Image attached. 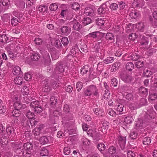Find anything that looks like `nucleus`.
Masks as SVG:
<instances>
[{
    "instance_id": "f257e3e1",
    "label": "nucleus",
    "mask_w": 157,
    "mask_h": 157,
    "mask_svg": "<svg viewBox=\"0 0 157 157\" xmlns=\"http://www.w3.org/2000/svg\"><path fill=\"white\" fill-rule=\"evenodd\" d=\"M105 34V33L98 31H95L89 33L87 35V37L89 39L92 38L96 41L98 42V44H101L105 40L104 36Z\"/></svg>"
},
{
    "instance_id": "f03ea898",
    "label": "nucleus",
    "mask_w": 157,
    "mask_h": 157,
    "mask_svg": "<svg viewBox=\"0 0 157 157\" xmlns=\"http://www.w3.org/2000/svg\"><path fill=\"white\" fill-rule=\"evenodd\" d=\"M84 93L86 96H90L92 94L95 96H98L99 93L98 88L96 85H91L88 86L85 90Z\"/></svg>"
},
{
    "instance_id": "7ed1b4c3",
    "label": "nucleus",
    "mask_w": 157,
    "mask_h": 157,
    "mask_svg": "<svg viewBox=\"0 0 157 157\" xmlns=\"http://www.w3.org/2000/svg\"><path fill=\"white\" fill-rule=\"evenodd\" d=\"M31 108L35 112L37 113H40L41 112L43 109L40 102L39 101H32L30 104Z\"/></svg>"
},
{
    "instance_id": "20e7f679",
    "label": "nucleus",
    "mask_w": 157,
    "mask_h": 157,
    "mask_svg": "<svg viewBox=\"0 0 157 157\" xmlns=\"http://www.w3.org/2000/svg\"><path fill=\"white\" fill-rule=\"evenodd\" d=\"M118 144L121 149L124 152H126L127 149L125 147L126 138L125 136H119L118 138Z\"/></svg>"
},
{
    "instance_id": "39448f33",
    "label": "nucleus",
    "mask_w": 157,
    "mask_h": 157,
    "mask_svg": "<svg viewBox=\"0 0 157 157\" xmlns=\"http://www.w3.org/2000/svg\"><path fill=\"white\" fill-rule=\"evenodd\" d=\"M68 24L71 27H72L74 30L77 31H79L82 28V25L75 18L69 21Z\"/></svg>"
},
{
    "instance_id": "423d86ee",
    "label": "nucleus",
    "mask_w": 157,
    "mask_h": 157,
    "mask_svg": "<svg viewBox=\"0 0 157 157\" xmlns=\"http://www.w3.org/2000/svg\"><path fill=\"white\" fill-rule=\"evenodd\" d=\"M116 151V147L114 146H110L109 148L106 150L103 154L104 156L106 157H110L113 154H115Z\"/></svg>"
},
{
    "instance_id": "0eeeda50",
    "label": "nucleus",
    "mask_w": 157,
    "mask_h": 157,
    "mask_svg": "<svg viewBox=\"0 0 157 157\" xmlns=\"http://www.w3.org/2000/svg\"><path fill=\"white\" fill-rule=\"evenodd\" d=\"M43 56L42 61L46 65H49L51 62L50 57L48 52L47 51L42 52Z\"/></svg>"
},
{
    "instance_id": "6e6552de",
    "label": "nucleus",
    "mask_w": 157,
    "mask_h": 157,
    "mask_svg": "<svg viewBox=\"0 0 157 157\" xmlns=\"http://www.w3.org/2000/svg\"><path fill=\"white\" fill-rule=\"evenodd\" d=\"M121 79L124 82L130 83L133 80L132 76L127 73L122 74L120 75Z\"/></svg>"
},
{
    "instance_id": "1a4fd4ad",
    "label": "nucleus",
    "mask_w": 157,
    "mask_h": 157,
    "mask_svg": "<svg viewBox=\"0 0 157 157\" xmlns=\"http://www.w3.org/2000/svg\"><path fill=\"white\" fill-rule=\"evenodd\" d=\"M84 13L86 15L90 16H94L95 15L94 9L90 7H86L85 9Z\"/></svg>"
},
{
    "instance_id": "9d476101",
    "label": "nucleus",
    "mask_w": 157,
    "mask_h": 157,
    "mask_svg": "<svg viewBox=\"0 0 157 157\" xmlns=\"http://www.w3.org/2000/svg\"><path fill=\"white\" fill-rule=\"evenodd\" d=\"M149 40L147 37L143 36L141 39L140 42L141 46L142 48H147L148 47V44Z\"/></svg>"
},
{
    "instance_id": "9b49d317",
    "label": "nucleus",
    "mask_w": 157,
    "mask_h": 157,
    "mask_svg": "<svg viewBox=\"0 0 157 157\" xmlns=\"http://www.w3.org/2000/svg\"><path fill=\"white\" fill-rule=\"evenodd\" d=\"M65 67V65L62 62H58L56 65V70L59 72L62 73L64 71Z\"/></svg>"
},
{
    "instance_id": "f8f14e48",
    "label": "nucleus",
    "mask_w": 157,
    "mask_h": 157,
    "mask_svg": "<svg viewBox=\"0 0 157 157\" xmlns=\"http://www.w3.org/2000/svg\"><path fill=\"white\" fill-rule=\"evenodd\" d=\"M135 128L136 129H140L143 128L145 126V124L143 123L142 119H138L136 121L135 123Z\"/></svg>"
},
{
    "instance_id": "ddd939ff",
    "label": "nucleus",
    "mask_w": 157,
    "mask_h": 157,
    "mask_svg": "<svg viewBox=\"0 0 157 157\" xmlns=\"http://www.w3.org/2000/svg\"><path fill=\"white\" fill-rule=\"evenodd\" d=\"M21 121L22 125L26 128V129H29L30 128L29 125V124H30L29 120L26 118L25 117H23Z\"/></svg>"
},
{
    "instance_id": "4468645a",
    "label": "nucleus",
    "mask_w": 157,
    "mask_h": 157,
    "mask_svg": "<svg viewBox=\"0 0 157 157\" xmlns=\"http://www.w3.org/2000/svg\"><path fill=\"white\" fill-rule=\"evenodd\" d=\"M6 130L9 136L13 137L15 136L16 133L13 127L11 126L9 127L6 128Z\"/></svg>"
},
{
    "instance_id": "2eb2a0df",
    "label": "nucleus",
    "mask_w": 157,
    "mask_h": 157,
    "mask_svg": "<svg viewBox=\"0 0 157 157\" xmlns=\"http://www.w3.org/2000/svg\"><path fill=\"white\" fill-rule=\"evenodd\" d=\"M108 8L105 4H103L98 10V13L99 15H101L105 13Z\"/></svg>"
},
{
    "instance_id": "dca6fc26",
    "label": "nucleus",
    "mask_w": 157,
    "mask_h": 157,
    "mask_svg": "<svg viewBox=\"0 0 157 157\" xmlns=\"http://www.w3.org/2000/svg\"><path fill=\"white\" fill-rule=\"evenodd\" d=\"M148 89L145 87H141L139 89V94L143 97L146 96L148 94Z\"/></svg>"
},
{
    "instance_id": "f3484780",
    "label": "nucleus",
    "mask_w": 157,
    "mask_h": 157,
    "mask_svg": "<svg viewBox=\"0 0 157 157\" xmlns=\"http://www.w3.org/2000/svg\"><path fill=\"white\" fill-rule=\"evenodd\" d=\"M60 30L62 33L66 35L69 34L71 32L70 28L66 26L62 27Z\"/></svg>"
},
{
    "instance_id": "a211bd4d",
    "label": "nucleus",
    "mask_w": 157,
    "mask_h": 157,
    "mask_svg": "<svg viewBox=\"0 0 157 157\" xmlns=\"http://www.w3.org/2000/svg\"><path fill=\"white\" fill-rule=\"evenodd\" d=\"M48 10V6L44 5H40L38 8L39 11L44 15L47 13Z\"/></svg>"
},
{
    "instance_id": "6ab92c4d",
    "label": "nucleus",
    "mask_w": 157,
    "mask_h": 157,
    "mask_svg": "<svg viewBox=\"0 0 157 157\" xmlns=\"http://www.w3.org/2000/svg\"><path fill=\"white\" fill-rule=\"evenodd\" d=\"M121 66V63L120 62H115L112 65L111 68V71L112 72H115L118 70Z\"/></svg>"
},
{
    "instance_id": "aec40b11",
    "label": "nucleus",
    "mask_w": 157,
    "mask_h": 157,
    "mask_svg": "<svg viewBox=\"0 0 157 157\" xmlns=\"http://www.w3.org/2000/svg\"><path fill=\"white\" fill-rule=\"evenodd\" d=\"M97 148L101 154L103 155L104 154L103 151L106 148V147L104 144L102 143H99L97 144Z\"/></svg>"
},
{
    "instance_id": "412c9836",
    "label": "nucleus",
    "mask_w": 157,
    "mask_h": 157,
    "mask_svg": "<svg viewBox=\"0 0 157 157\" xmlns=\"http://www.w3.org/2000/svg\"><path fill=\"white\" fill-rule=\"evenodd\" d=\"M18 8L23 10L25 7V2L23 0H21L17 2L16 4Z\"/></svg>"
},
{
    "instance_id": "4be33fe9",
    "label": "nucleus",
    "mask_w": 157,
    "mask_h": 157,
    "mask_svg": "<svg viewBox=\"0 0 157 157\" xmlns=\"http://www.w3.org/2000/svg\"><path fill=\"white\" fill-rule=\"evenodd\" d=\"M105 39L111 41L112 42H114L115 39L113 35L110 33H107L105 36Z\"/></svg>"
},
{
    "instance_id": "5701e85b",
    "label": "nucleus",
    "mask_w": 157,
    "mask_h": 157,
    "mask_svg": "<svg viewBox=\"0 0 157 157\" xmlns=\"http://www.w3.org/2000/svg\"><path fill=\"white\" fill-rule=\"evenodd\" d=\"M48 147H43L40 151V155L41 156H47L48 155V151L47 149Z\"/></svg>"
},
{
    "instance_id": "b1692460",
    "label": "nucleus",
    "mask_w": 157,
    "mask_h": 157,
    "mask_svg": "<svg viewBox=\"0 0 157 157\" xmlns=\"http://www.w3.org/2000/svg\"><path fill=\"white\" fill-rule=\"evenodd\" d=\"M133 120L132 117L131 115H128L125 117L124 121L126 124H129L131 123Z\"/></svg>"
},
{
    "instance_id": "393cba45",
    "label": "nucleus",
    "mask_w": 157,
    "mask_h": 157,
    "mask_svg": "<svg viewBox=\"0 0 157 157\" xmlns=\"http://www.w3.org/2000/svg\"><path fill=\"white\" fill-rule=\"evenodd\" d=\"M13 74L15 75H18L21 74L22 73L21 68L19 67H15L13 70Z\"/></svg>"
},
{
    "instance_id": "a878e982",
    "label": "nucleus",
    "mask_w": 157,
    "mask_h": 157,
    "mask_svg": "<svg viewBox=\"0 0 157 157\" xmlns=\"http://www.w3.org/2000/svg\"><path fill=\"white\" fill-rule=\"evenodd\" d=\"M43 129V125H40L38 127L36 128L34 130V133L35 135H39L41 133V131Z\"/></svg>"
},
{
    "instance_id": "bb28decb",
    "label": "nucleus",
    "mask_w": 157,
    "mask_h": 157,
    "mask_svg": "<svg viewBox=\"0 0 157 157\" xmlns=\"http://www.w3.org/2000/svg\"><path fill=\"white\" fill-rule=\"evenodd\" d=\"M13 106L14 107V108L15 109H17L19 110L21 109L22 108V107L25 108L26 107L25 105H22L20 103L18 102H14L13 104Z\"/></svg>"
},
{
    "instance_id": "cd10ccee",
    "label": "nucleus",
    "mask_w": 157,
    "mask_h": 157,
    "mask_svg": "<svg viewBox=\"0 0 157 157\" xmlns=\"http://www.w3.org/2000/svg\"><path fill=\"white\" fill-rule=\"evenodd\" d=\"M32 60L34 61H37L40 58L39 54L36 52H33L31 56Z\"/></svg>"
},
{
    "instance_id": "c85d7f7f",
    "label": "nucleus",
    "mask_w": 157,
    "mask_h": 157,
    "mask_svg": "<svg viewBox=\"0 0 157 157\" xmlns=\"http://www.w3.org/2000/svg\"><path fill=\"white\" fill-rule=\"evenodd\" d=\"M0 41L4 43H7L10 41L9 38L5 34H3L0 36Z\"/></svg>"
},
{
    "instance_id": "c756f323",
    "label": "nucleus",
    "mask_w": 157,
    "mask_h": 157,
    "mask_svg": "<svg viewBox=\"0 0 157 157\" xmlns=\"http://www.w3.org/2000/svg\"><path fill=\"white\" fill-rule=\"evenodd\" d=\"M90 68L88 66L85 65L80 70V72L82 74H86L89 70V71L90 72Z\"/></svg>"
},
{
    "instance_id": "7c9ffc66",
    "label": "nucleus",
    "mask_w": 157,
    "mask_h": 157,
    "mask_svg": "<svg viewBox=\"0 0 157 157\" xmlns=\"http://www.w3.org/2000/svg\"><path fill=\"white\" fill-rule=\"evenodd\" d=\"M136 27L139 30L143 32L144 31L145 25L143 22H139L136 24Z\"/></svg>"
},
{
    "instance_id": "2f4dec72",
    "label": "nucleus",
    "mask_w": 157,
    "mask_h": 157,
    "mask_svg": "<svg viewBox=\"0 0 157 157\" xmlns=\"http://www.w3.org/2000/svg\"><path fill=\"white\" fill-rule=\"evenodd\" d=\"M149 98L148 100L151 102V101L155 100L157 98V94L155 93H149Z\"/></svg>"
},
{
    "instance_id": "473e14b6",
    "label": "nucleus",
    "mask_w": 157,
    "mask_h": 157,
    "mask_svg": "<svg viewBox=\"0 0 157 157\" xmlns=\"http://www.w3.org/2000/svg\"><path fill=\"white\" fill-rule=\"evenodd\" d=\"M24 149L28 151L32 150L33 147V145L32 143H25L23 145Z\"/></svg>"
},
{
    "instance_id": "72a5a7b5",
    "label": "nucleus",
    "mask_w": 157,
    "mask_h": 157,
    "mask_svg": "<svg viewBox=\"0 0 157 157\" xmlns=\"http://www.w3.org/2000/svg\"><path fill=\"white\" fill-rule=\"evenodd\" d=\"M58 3H53L51 4L49 7V8L51 11H55L58 8Z\"/></svg>"
},
{
    "instance_id": "f704fd0d",
    "label": "nucleus",
    "mask_w": 157,
    "mask_h": 157,
    "mask_svg": "<svg viewBox=\"0 0 157 157\" xmlns=\"http://www.w3.org/2000/svg\"><path fill=\"white\" fill-rule=\"evenodd\" d=\"M133 64L131 62L128 63L126 65V68L128 71H131L134 68Z\"/></svg>"
},
{
    "instance_id": "c9c22d12",
    "label": "nucleus",
    "mask_w": 157,
    "mask_h": 157,
    "mask_svg": "<svg viewBox=\"0 0 157 157\" xmlns=\"http://www.w3.org/2000/svg\"><path fill=\"white\" fill-rule=\"evenodd\" d=\"M39 141L40 143L43 144H47L49 141L48 137L46 136H43L41 137Z\"/></svg>"
},
{
    "instance_id": "e433bc0d",
    "label": "nucleus",
    "mask_w": 157,
    "mask_h": 157,
    "mask_svg": "<svg viewBox=\"0 0 157 157\" xmlns=\"http://www.w3.org/2000/svg\"><path fill=\"white\" fill-rule=\"evenodd\" d=\"M23 81V78L20 76L17 77L14 79V81L16 84L20 85L22 84Z\"/></svg>"
},
{
    "instance_id": "4c0bfd02",
    "label": "nucleus",
    "mask_w": 157,
    "mask_h": 157,
    "mask_svg": "<svg viewBox=\"0 0 157 157\" xmlns=\"http://www.w3.org/2000/svg\"><path fill=\"white\" fill-rule=\"evenodd\" d=\"M0 143L3 145H6L8 143L6 136H2L0 138Z\"/></svg>"
},
{
    "instance_id": "58836bf2",
    "label": "nucleus",
    "mask_w": 157,
    "mask_h": 157,
    "mask_svg": "<svg viewBox=\"0 0 157 157\" xmlns=\"http://www.w3.org/2000/svg\"><path fill=\"white\" fill-rule=\"evenodd\" d=\"M12 155V154L10 152H5L2 151L0 154V157H10Z\"/></svg>"
},
{
    "instance_id": "ea45409f",
    "label": "nucleus",
    "mask_w": 157,
    "mask_h": 157,
    "mask_svg": "<svg viewBox=\"0 0 157 157\" xmlns=\"http://www.w3.org/2000/svg\"><path fill=\"white\" fill-rule=\"evenodd\" d=\"M105 23V21L102 19L101 18H99L96 20V24L97 25L102 26Z\"/></svg>"
},
{
    "instance_id": "a19ab883",
    "label": "nucleus",
    "mask_w": 157,
    "mask_h": 157,
    "mask_svg": "<svg viewBox=\"0 0 157 157\" xmlns=\"http://www.w3.org/2000/svg\"><path fill=\"white\" fill-rule=\"evenodd\" d=\"M127 155L128 157H137L138 154L136 153H134L133 152L131 151L127 150Z\"/></svg>"
},
{
    "instance_id": "79ce46f5",
    "label": "nucleus",
    "mask_w": 157,
    "mask_h": 157,
    "mask_svg": "<svg viewBox=\"0 0 157 157\" xmlns=\"http://www.w3.org/2000/svg\"><path fill=\"white\" fill-rule=\"evenodd\" d=\"M151 139L149 137H145L143 139V143L145 145H148L151 142Z\"/></svg>"
},
{
    "instance_id": "37998d69",
    "label": "nucleus",
    "mask_w": 157,
    "mask_h": 157,
    "mask_svg": "<svg viewBox=\"0 0 157 157\" xmlns=\"http://www.w3.org/2000/svg\"><path fill=\"white\" fill-rule=\"evenodd\" d=\"M20 111L17 109H15L13 110L11 112V115L14 117H18L20 115Z\"/></svg>"
},
{
    "instance_id": "c03bdc74",
    "label": "nucleus",
    "mask_w": 157,
    "mask_h": 157,
    "mask_svg": "<svg viewBox=\"0 0 157 157\" xmlns=\"http://www.w3.org/2000/svg\"><path fill=\"white\" fill-rule=\"evenodd\" d=\"M114 58L112 57H109L104 60V62L106 64L112 63L114 60Z\"/></svg>"
},
{
    "instance_id": "a18cd8bd",
    "label": "nucleus",
    "mask_w": 157,
    "mask_h": 157,
    "mask_svg": "<svg viewBox=\"0 0 157 157\" xmlns=\"http://www.w3.org/2000/svg\"><path fill=\"white\" fill-rule=\"evenodd\" d=\"M115 107L117 111L121 112L123 111L124 105L118 103Z\"/></svg>"
},
{
    "instance_id": "49530a36",
    "label": "nucleus",
    "mask_w": 157,
    "mask_h": 157,
    "mask_svg": "<svg viewBox=\"0 0 157 157\" xmlns=\"http://www.w3.org/2000/svg\"><path fill=\"white\" fill-rule=\"evenodd\" d=\"M144 62L143 61L138 60L135 63V65L136 67L138 68H140L144 65Z\"/></svg>"
},
{
    "instance_id": "de8ad7c7",
    "label": "nucleus",
    "mask_w": 157,
    "mask_h": 157,
    "mask_svg": "<svg viewBox=\"0 0 157 157\" xmlns=\"http://www.w3.org/2000/svg\"><path fill=\"white\" fill-rule=\"evenodd\" d=\"M21 92L23 95H27L29 93V88L27 86H24L21 90Z\"/></svg>"
},
{
    "instance_id": "09e8293b",
    "label": "nucleus",
    "mask_w": 157,
    "mask_h": 157,
    "mask_svg": "<svg viewBox=\"0 0 157 157\" xmlns=\"http://www.w3.org/2000/svg\"><path fill=\"white\" fill-rule=\"evenodd\" d=\"M91 22V20L88 17L84 18L82 21V23L85 25L90 24Z\"/></svg>"
},
{
    "instance_id": "8fccbe9b",
    "label": "nucleus",
    "mask_w": 157,
    "mask_h": 157,
    "mask_svg": "<svg viewBox=\"0 0 157 157\" xmlns=\"http://www.w3.org/2000/svg\"><path fill=\"white\" fill-rule=\"evenodd\" d=\"M138 136L137 132L135 131H132L130 133L129 136L131 139L134 140L136 139Z\"/></svg>"
},
{
    "instance_id": "3c124183",
    "label": "nucleus",
    "mask_w": 157,
    "mask_h": 157,
    "mask_svg": "<svg viewBox=\"0 0 157 157\" xmlns=\"http://www.w3.org/2000/svg\"><path fill=\"white\" fill-rule=\"evenodd\" d=\"M42 90L43 92L48 93L51 90V88L48 84H46L42 87Z\"/></svg>"
},
{
    "instance_id": "603ef678",
    "label": "nucleus",
    "mask_w": 157,
    "mask_h": 157,
    "mask_svg": "<svg viewBox=\"0 0 157 157\" xmlns=\"http://www.w3.org/2000/svg\"><path fill=\"white\" fill-rule=\"evenodd\" d=\"M26 117L29 119H32L33 118V116L34 115V113L31 111H30L29 110L26 111Z\"/></svg>"
},
{
    "instance_id": "864d4df0",
    "label": "nucleus",
    "mask_w": 157,
    "mask_h": 157,
    "mask_svg": "<svg viewBox=\"0 0 157 157\" xmlns=\"http://www.w3.org/2000/svg\"><path fill=\"white\" fill-rule=\"evenodd\" d=\"M72 8L75 10H78L80 9V6L78 3L75 2L72 4Z\"/></svg>"
},
{
    "instance_id": "5fc2aeb1",
    "label": "nucleus",
    "mask_w": 157,
    "mask_h": 157,
    "mask_svg": "<svg viewBox=\"0 0 157 157\" xmlns=\"http://www.w3.org/2000/svg\"><path fill=\"white\" fill-rule=\"evenodd\" d=\"M10 17H12V16L10 14H5L3 15V18L5 21H10Z\"/></svg>"
},
{
    "instance_id": "6e6d98bb",
    "label": "nucleus",
    "mask_w": 157,
    "mask_h": 157,
    "mask_svg": "<svg viewBox=\"0 0 157 157\" xmlns=\"http://www.w3.org/2000/svg\"><path fill=\"white\" fill-rule=\"evenodd\" d=\"M101 137V135L98 133L94 132L92 138L94 140L97 141L99 140Z\"/></svg>"
},
{
    "instance_id": "4d7b16f0",
    "label": "nucleus",
    "mask_w": 157,
    "mask_h": 157,
    "mask_svg": "<svg viewBox=\"0 0 157 157\" xmlns=\"http://www.w3.org/2000/svg\"><path fill=\"white\" fill-rule=\"evenodd\" d=\"M50 104L52 105H55L57 102V99L55 97H52L50 99Z\"/></svg>"
},
{
    "instance_id": "13d9d810",
    "label": "nucleus",
    "mask_w": 157,
    "mask_h": 157,
    "mask_svg": "<svg viewBox=\"0 0 157 157\" xmlns=\"http://www.w3.org/2000/svg\"><path fill=\"white\" fill-rule=\"evenodd\" d=\"M110 93L109 90H105L104 94V98L105 100H107L110 97Z\"/></svg>"
},
{
    "instance_id": "bf43d9fd",
    "label": "nucleus",
    "mask_w": 157,
    "mask_h": 157,
    "mask_svg": "<svg viewBox=\"0 0 157 157\" xmlns=\"http://www.w3.org/2000/svg\"><path fill=\"white\" fill-rule=\"evenodd\" d=\"M83 87V84L80 82H78L76 84V88L78 91H79Z\"/></svg>"
},
{
    "instance_id": "052dcab7",
    "label": "nucleus",
    "mask_w": 157,
    "mask_h": 157,
    "mask_svg": "<svg viewBox=\"0 0 157 157\" xmlns=\"http://www.w3.org/2000/svg\"><path fill=\"white\" fill-rule=\"evenodd\" d=\"M103 69V66L101 64L99 63L98 64V66L97 68V70L98 72V74H100L102 71Z\"/></svg>"
},
{
    "instance_id": "680f3d73",
    "label": "nucleus",
    "mask_w": 157,
    "mask_h": 157,
    "mask_svg": "<svg viewBox=\"0 0 157 157\" xmlns=\"http://www.w3.org/2000/svg\"><path fill=\"white\" fill-rule=\"evenodd\" d=\"M109 7L112 10H116L118 8V5L116 3H113L110 4Z\"/></svg>"
},
{
    "instance_id": "e2e57ef3",
    "label": "nucleus",
    "mask_w": 157,
    "mask_h": 157,
    "mask_svg": "<svg viewBox=\"0 0 157 157\" xmlns=\"http://www.w3.org/2000/svg\"><path fill=\"white\" fill-rule=\"evenodd\" d=\"M61 41L64 46L67 45L68 44V40L67 37H65L62 38Z\"/></svg>"
},
{
    "instance_id": "0e129e2a",
    "label": "nucleus",
    "mask_w": 157,
    "mask_h": 157,
    "mask_svg": "<svg viewBox=\"0 0 157 157\" xmlns=\"http://www.w3.org/2000/svg\"><path fill=\"white\" fill-rule=\"evenodd\" d=\"M30 121V124L31 125V128L35 127L37 124L38 121L33 119H31Z\"/></svg>"
},
{
    "instance_id": "69168bd1",
    "label": "nucleus",
    "mask_w": 157,
    "mask_h": 157,
    "mask_svg": "<svg viewBox=\"0 0 157 157\" xmlns=\"http://www.w3.org/2000/svg\"><path fill=\"white\" fill-rule=\"evenodd\" d=\"M18 22V20L17 18L14 17H13L11 20V23L12 25H16Z\"/></svg>"
},
{
    "instance_id": "338daca9",
    "label": "nucleus",
    "mask_w": 157,
    "mask_h": 157,
    "mask_svg": "<svg viewBox=\"0 0 157 157\" xmlns=\"http://www.w3.org/2000/svg\"><path fill=\"white\" fill-rule=\"evenodd\" d=\"M69 14V12L67 10H63L60 13L61 17H64L65 15H68Z\"/></svg>"
},
{
    "instance_id": "774afa93",
    "label": "nucleus",
    "mask_w": 157,
    "mask_h": 157,
    "mask_svg": "<svg viewBox=\"0 0 157 157\" xmlns=\"http://www.w3.org/2000/svg\"><path fill=\"white\" fill-rule=\"evenodd\" d=\"M151 80L152 82H153L154 86L155 88H157V77L154 76L152 77Z\"/></svg>"
}]
</instances>
